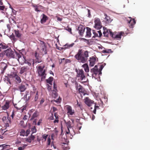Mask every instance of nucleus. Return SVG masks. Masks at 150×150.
<instances>
[{"label":"nucleus","mask_w":150,"mask_h":150,"mask_svg":"<svg viewBox=\"0 0 150 150\" xmlns=\"http://www.w3.org/2000/svg\"><path fill=\"white\" fill-rule=\"evenodd\" d=\"M110 32V35L112 37L116 39L117 40H119L121 38V36L124 33L122 32H121L117 34L113 33L111 30H109Z\"/></svg>","instance_id":"nucleus-7"},{"label":"nucleus","mask_w":150,"mask_h":150,"mask_svg":"<svg viewBox=\"0 0 150 150\" xmlns=\"http://www.w3.org/2000/svg\"><path fill=\"white\" fill-rule=\"evenodd\" d=\"M104 66L103 65H100V68L99 69L100 70V71L101 72V71L103 68L104 67Z\"/></svg>","instance_id":"nucleus-60"},{"label":"nucleus","mask_w":150,"mask_h":150,"mask_svg":"<svg viewBox=\"0 0 150 150\" xmlns=\"http://www.w3.org/2000/svg\"><path fill=\"white\" fill-rule=\"evenodd\" d=\"M24 63L27 64L29 66H30L31 64V63H30V62L27 61L26 60H25Z\"/></svg>","instance_id":"nucleus-56"},{"label":"nucleus","mask_w":150,"mask_h":150,"mask_svg":"<svg viewBox=\"0 0 150 150\" xmlns=\"http://www.w3.org/2000/svg\"><path fill=\"white\" fill-rule=\"evenodd\" d=\"M28 116L27 115H25L23 118V119L24 120H26L28 119Z\"/></svg>","instance_id":"nucleus-59"},{"label":"nucleus","mask_w":150,"mask_h":150,"mask_svg":"<svg viewBox=\"0 0 150 150\" xmlns=\"http://www.w3.org/2000/svg\"><path fill=\"white\" fill-rule=\"evenodd\" d=\"M65 59V58H64L63 59H60L59 61V64H61L62 62V61L63 60H64Z\"/></svg>","instance_id":"nucleus-63"},{"label":"nucleus","mask_w":150,"mask_h":150,"mask_svg":"<svg viewBox=\"0 0 150 150\" xmlns=\"http://www.w3.org/2000/svg\"><path fill=\"white\" fill-rule=\"evenodd\" d=\"M7 67V65L4 63H1V73L3 74Z\"/></svg>","instance_id":"nucleus-19"},{"label":"nucleus","mask_w":150,"mask_h":150,"mask_svg":"<svg viewBox=\"0 0 150 150\" xmlns=\"http://www.w3.org/2000/svg\"><path fill=\"white\" fill-rule=\"evenodd\" d=\"M42 62V60L41 59V58L39 57L36 58V59L35 60V63H39ZM34 63V62L33 63V64Z\"/></svg>","instance_id":"nucleus-34"},{"label":"nucleus","mask_w":150,"mask_h":150,"mask_svg":"<svg viewBox=\"0 0 150 150\" xmlns=\"http://www.w3.org/2000/svg\"><path fill=\"white\" fill-rule=\"evenodd\" d=\"M104 16H105L104 19L106 23L108 24L110 23L112 21V19L110 18L109 16L105 13L104 14Z\"/></svg>","instance_id":"nucleus-18"},{"label":"nucleus","mask_w":150,"mask_h":150,"mask_svg":"<svg viewBox=\"0 0 150 150\" xmlns=\"http://www.w3.org/2000/svg\"><path fill=\"white\" fill-rule=\"evenodd\" d=\"M14 33L16 37L20 38L21 36V34L18 30H14Z\"/></svg>","instance_id":"nucleus-29"},{"label":"nucleus","mask_w":150,"mask_h":150,"mask_svg":"<svg viewBox=\"0 0 150 150\" xmlns=\"http://www.w3.org/2000/svg\"><path fill=\"white\" fill-rule=\"evenodd\" d=\"M67 134H70L71 135H72V137H73V135H74L75 134V133L72 128V127L70 128L69 129H67V131L66 132V133Z\"/></svg>","instance_id":"nucleus-21"},{"label":"nucleus","mask_w":150,"mask_h":150,"mask_svg":"<svg viewBox=\"0 0 150 150\" xmlns=\"http://www.w3.org/2000/svg\"><path fill=\"white\" fill-rule=\"evenodd\" d=\"M20 124L21 125L23 126L24 124V121L23 120L21 121L20 122Z\"/></svg>","instance_id":"nucleus-62"},{"label":"nucleus","mask_w":150,"mask_h":150,"mask_svg":"<svg viewBox=\"0 0 150 150\" xmlns=\"http://www.w3.org/2000/svg\"><path fill=\"white\" fill-rule=\"evenodd\" d=\"M38 97V92L37 91L35 96L34 98V100L36 101L37 100Z\"/></svg>","instance_id":"nucleus-44"},{"label":"nucleus","mask_w":150,"mask_h":150,"mask_svg":"<svg viewBox=\"0 0 150 150\" xmlns=\"http://www.w3.org/2000/svg\"><path fill=\"white\" fill-rule=\"evenodd\" d=\"M32 5L33 7L35 8V11L38 12H40V9H39L38 7H42V6L40 5H39L38 4L36 5L34 4H33Z\"/></svg>","instance_id":"nucleus-27"},{"label":"nucleus","mask_w":150,"mask_h":150,"mask_svg":"<svg viewBox=\"0 0 150 150\" xmlns=\"http://www.w3.org/2000/svg\"><path fill=\"white\" fill-rule=\"evenodd\" d=\"M29 95V92L26 91L25 92V94L23 98L24 100L26 101H28L30 99V96H28L27 97V96Z\"/></svg>","instance_id":"nucleus-26"},{"label":"nucleus","mask_w":150,"mask_h":150,"mask_svg":"<svg viewBox=\"0 0 150 150\" xmlns=\"http://www.w3.org/2000/svg\"><path fill=\"white\" fill-rule=\"evenodd\" d=\"M9 38L13 42H15L17 40V39L15 38L14 35L13 33H12L11 35L10 36Z\"/></svg>","instance_id":"nucleus-32"},{"label":"nucleus","mask_w":150,"mask_h":150,"mask_svg":"<svg viewBox=\"0 0 150 150\" xmlns=\"http://www.w3.org/2000/svg\"><path fill=\"white\" fill-rule=\"evenodd\" d=\"M93 33L94 35V36L95 37H99L98 32H96L95 30H93Z\"/></svg>","instance_id":"nucleus-48"},{"label":"nucleus","mask_w":150,"mask_h":150,"mask_svg":"<svg viewBox=\"0 0 150 150\" xmlns=\"http://www.w3.org/2000/svg\"><path fill=\"white\" fill-rule=\"evenodd\" d=\"M16 52H14L11 49H8L5 51V53L6 56L8 57L15 58V53Z\"/></svg>","instance_id":"nucleus-6"},{"label":"nucleus","mask_w":150,"mask_h":150,"mask_svg":"<svg viewBox=\"0 0 150 150\" xmlns=\"http://www.w3.org/2000/svg\"><path fill=\"white\" fill-rule=\"evenodd\" d=\"M100 104L99 105H96L95 104L94 107V108L93 111V112L94 114H96V111L97 110H99L100 109V106H102L103 107V102L101 100H100Z\"/></svg>","instance_id":"nucleus-14"},{"label":"nucleus","mask_w":150,"mask_h":150,"mask_svg":"<svg viewBox=\"0 0 150 150\" xmlns=\"http://www.w3.org/2000/svg\"><path fill=\"white\" fill-rule=\"evenodd\" d=\"M42 17L40 20V22L42 24H43L45 23L46 21L48 20V17L44 14L42 15Z\"/></svg>","instance_id":"nucleus-23"},{"label":"nucleus","mask_w":150,"mask_h":150,"mask_svg":"<svg viewBox=\"0 0 150 150\" xmlns=\"http://www.w3.org/2000/svg\"><path fill=\"white\" fill-rule=\"evenodd\" d=\"M38 116V112L37 111H35L34 113L33 114L32 117L31 119H33L35 118V117H37Z\"/></svg>","instance_id":"nucleus-40"},{"label":"nucleus","mask_w":150,"mask_h":150,"mask_svg":"<svg viewBox=\"0 0 150 150\" xmlns=\"http://www.w3.org/2000/svg\"><path fill=\"white\" fill-rule=\"evenodd\" d=\"M9 107V101H6L5 104L2 106L1 108L3 110H6L8 109Z\"/></svg>","instance_id":"nucleus-20"},{"label":"nucleus","mask_w":150,"mask_h":150,"mask_svg":"<svg viewBox=\"0 0 150 150\" xmlns=\"http://www.w3.org/2000/svg\"><path fill=\"white\" fill-rule=\"evenodd\" d=\"M66 30L69 32L71 33V29L70 28L69 26H67L65 29Z\"/></svg>","instance_id":"nucleus-45"},{"label":"nucleus","mask_w":150,"mask_h":150,"mask_svg":"<svg viewBox=\"0 0 150 150\" xmlns=\"http://www.w3.org/2000/svg\"><path fill=\"white\" fill-rule=\"evenodd\" d=\"M32 140H33L35 138V137L34 135H31L30 138Z\"/></svg>","instance_id":"nucleus-61"},{"label":"nucleus","mask_w":150,"mask_h":150,"mask_svg":"<svg viewBox=\"0 0 150 150\" xmlns=\"http://www.w3.org/2000/svg\"><path fill=\"white\" fill-rule=\"evenodd\" d=\"M8 121H7V122H4L6 126V127H9L10 126V124L11 123V120L10 118L8 117Z\"/></svg>","instance_id":"nucleus-35"},{"label":"nucleus","mask_w":150,"mask_h":150,"mask_svg":"<svg viewBox=\"0 0 150 150\" xmlns=\"http://www.w3.org/2000/svg\"><path fill=\"white\" fill-rule=\"evenodd\" d=\"M85 28L82 25H80L78 27V30L80 35H82L84 32Z\"/></svg>","instance_id":"nucleus-16"},{"label":"nucleus","mask_w":150,"mask_h":150,"mask_svg":"<svg viewBox=\"0 0 150 150\" xmlns=\"http://www.w3.org/2000/svg\"><path fill=\"white\" fill-rule=\"evenodd\" d=\"M47 145L48 146H49L51 142V139L50 137H49L47 139Z\"/></svg>","instance_id":"nucleus-43"},{"label":"nucleus","mask_w":150,"mask_h":150,"mask_svg":"<svg viewBox=\"0 0 150 150\" xmlns=\"http://www.w3.org/2000/svg\"><path fill=\"white\" fill-rule=\"evenodd\" d=\"M85 103L88 106L90 107L95 104L94 101L91 100L88 97H86L85 99Z\"/></svg>","instance_id":"nucleus-12"},{"label":"nucleus","mask_w":150,"mask_h":150,"mask_svg":"<svg viewBox=\"0 0 150 150\" xmlns=\"http://www.w3.org/2000/svg\"><path fill=\"white\" fill-rule=\"evenodd\" d=\"M48 135L47 134H44L42 136V138L45 139V141L46 140V139L47 138Z\"/></svg>","instance_id":"nucleus-49"},{"label":"nucleus","mask_w":150,"mask_h":150,"mask_svg":"<svg viewBox=\"0 0 150 150\" xmlns=\"http://www.w3.org/2000/svg\"><path fill=\"white\" fill-rule=\"evenodd\" d=\"M97 32H98V34H99V35H98L99 37H101V36L102 35V33L101 32V31L100 30H99L97 31Z\"/></svg>","instance_id":"nucleus-53"},{"label":"nucleus","mask_w":150,"mask_h":150,"mask_svg":"<svg viewBox=\"0 0 150 150\" xmlns=\"http://www.w3.org/2000/svg\"><path fill=\"white\" fill-rule=\"evenodd\" d=\"M74 44V43H72L71 44L67 43L64 46V47H64V48H70L73 47Z\"/></svg>","instance_id":"nucleus-31"},{"label":"nucleus","mask_w":150,"mask_h":150,"mask_svg":"<svg viewBox=\"0 0 150 150\" xmlns=\"http://www.w3.org/2000/svg\"><path fill=\"white\" fill-rule=\"evenodd\" d=\"M89 52L87 51H84L79 49L77 54L75 56V57L79 62L84 63L87 61Z\"/></svg>","instance_id":"nucleus-1"},{"label":"nucleus","mask_w":150,"mask_h":150,"mask_svg":"<svg viewBox=\"0 0 150 150\" xmlns=\"http://www.w3.org/2000/svg\"><path fill=\"white\" fill-rule=\"evenodd\" d=\"M61 101V98H59L58 99L55 100H53L52 101V102H55L56 103H60Z\"/></svg>","instance_id":"nucleus-37"},{"label":"nucleus","mask_w":150,"mask_h":150,"mask_svg":"<svg viewBox=\"0 0 150 150\" xmlns=\"http://www.w3.org/2000/svg\"><path fill=\"white\" fill-rule=\"evenodd\" d=\"M75 71L76 72V78L79 82L86 79V76L84 74V72L82 69H76Z\"/></svg>","instance_id":"nucleus-2"},{"label":"nucleus","mask_w":150,"mask_h":150,"mask_svg":"<svg viewBox=\"0 0 150 150\" xmlns=\"http://www.w3.org/2000/svg\"><path fill=\"white\" fill-rule=\"evenodd\" d=\"M94 23L95 25L94 27L96 29L98 30H99L102 28V24L101 21L99 18H95Z\"/></svg>","instance_id":"nucleus-8"},{"label":"nucleus","mask_w":150,"mask_h":150,"mask_svg":"<svg viewBox=\"0 0 150 150\" xmlns=\"http://www.w3.org/2000/svg\"><path fill=\"white\" fill-rule=\"evenodd\" d=\"M35 57L36 58H37L39 57V54L38 53H37L36 52L35 53Z\"/></svg>","instance_id":"nucleus-57"},{"label":"nucleus","mask_w":150,"mask_h":150,"mask_svg":"<svg viewBox=\"0 0 150 150\" xmlns=\"http://www.w3.org/2000/svg\"><path fill=\"white\" fill-rule=\"evenodd\" d=\"M47 87V89L48 90V91H50L51 90V86H50L49 84H47L46 85Z\"/></svg>","instance_id":"nucleus-50"},{"label":"nucleus","mask_w":150,"mask_h":150,"mask_svg":"<svg viewBox=\"0 0 150 150\" xmlns=\"http://www.w3.org/2000/svg\"><path fill=\"white\" fill-rule=\"evenodd\" d=\"M32 140L30 139V138H29V139H27L26 140V141L28 142H29V143H30L31 142V141H32Z\"/></svg>","instance_id":"nucleus-64"},{"label":"nucleus","mask_w":150,"mask_h":150,"mask_svg":"<svg viewBox=\"0 0 150 150\" xmlns=\"http://www.w3.org/2000/svg\"><path fill=\"white\" fill-rule=\"evenodd\" d=\"M82 67L84 68L86 72H88L89 71V69L87 64H85L82 66Z\"/></svg>","instance_id":"nucleus-30"},{"label":"nucleus","mask_w":150,"mask_h":150,"mask_svg":"<svg viewBox=\"0 0 150 150\" xmlns=\"http://www.w3.org/2000/svg\"><path fill=\"white\" fill-rule=\"evenodd\" d=\"M29 69V68H28L27 67H23L21 68L20 74H22L24 72H25L27 70Z\"/></svg>","instance_id":"nucleus-24"},{"label":"nucleus","mask_w":150,"mask_h":150,"mask_svg":"<svg viewBox=\"0 0 150 150\" xmlns=\"http://www.w3.org/2000/svg\"><path fill=\"white\" fill-rule=\"evenodd\" d=\"M79 88L77 89L79 93L81 95L84 96L86 93L85 89L80 84L79 85Z\"/></svg>","instance_id":"nucleus-15"},{"label":"nucleus","mask_w":150,"mask_h":150,"mask_svg":"<svg viewBox=\"0 0 150 150\" xmlns=\"http://www.w3.org/2000/svg\"><path fill=\"white\" fill-rule=\"evenodd\" d=\"M15 58L17 59L19 62L21 64L24 63L25 60V57L23 55L22 56V53H15Z\"/></svg>","instance_id":"nucleus-5"},{"label":"nucleus","mask_w":150,"mask_h":150,"mask_svg":"<svg viewBox=\"0 0 150 150\" xmlns=\"http://www.w3.org/2000/svg\"><path fill=\"white\" fill-rule=\"evenodd\" d=\"M30 132V130L29 129H28L25 132L26 136H28Z\"/></svg>","instance_id":"nucleus-52"},{"label":"nucleus","mask_w":150,"mask_h":150,"mask_svg":"<svg viewBox=\"0 0 150 150\" xmlns=\"http://www.w3.org/2000/svg\"><path fill=\"white\" fill-rule=\"evenodd\" d=\"M5 6H0V10L4 11Z\"/></svg>","instance_id":"nucleus-51"},{"label":"nucleus","mask_w":150,"mask_h":150,"mask_svg":"<svg viewBox=\"0 0 150 150\" xmlns=\"http://www.w3.org/2000/svg\"><path fill=\"white\" fill-rule=\"evenodd\" d=\"M20 135L22 136H26L25 132L24 129H22L20 132Z\"/></svg>","instance_id":"nucleus-41"},{"label":"nucleus","mask_w":150,"mask_h":150,"mask_svg":"<svg viewBox=\"0 0 150 150\" xmlns=\"http://www.w3.org/2000/svg\"><path fill=\"white\" fill-rule=\"evenodd\" d=\"M13 77H15L17 83H20L21 82V80L20 78L16 74L13 73Z\"/></svg>","instance_id":"nucleus-25"},{"label":"nucleus","mask_w":150,"mask_h":150,"mask_svg":"<svg viewBox=\"0 0 150 150\" xmlns=\"http://www.w3.org/2000/svg\"><path fill=\"white\" fill-rule=\"evenodd\" d=\"M53 79L52 77H50L48 79L46 80L47 83H49L51 85H52V83Z\"/></svg>","instance_id":"nucleus-33"},{"label":"nucleus","mask_w":150,"mask_h":150,"mask_svg":"<svg viewBox=\"0 0 150 150\" xmlns=\"http://www.w3.org/2000/svg\"><path fill=\"white\" fill-rule=\"evenodd\" d=\"M8 47V46L5 43L3 42L1 43L0 44V48L1 49H4L7 48Z\"/></svg>","instance_id":"nucleus-28"},{"label":"nucleus","mask_w":150,"mask_h":150,"mask_svg":"<svg viewBox=\"0 0 150 150\" xmlns=\"http://www.w3.org/2000/svg\"><path fill=\"white\" fill-rule=\"evenodd\" d=\"M87 31H86V35L85 36V37L86 38H89L91 37V29L88 27H87L86 28Z\"/></svg>","instance_id":"nucleus-22"},{"label":"nucleus","mask_w":150,"mask_h":150,"mask_svg":"<svg viewBox=\"0 0 150 150\" xmlns=\"http://www.w3.org/2000/svg\"><path fill=\"white\" fill-rule=\"evenodd\" d=\"M66 125L67 127V129L72 127L71 125V122L70 121L67 122L66 123Z\"/></svg>","instance_id":"nucleus-38"},{"label":"nucleus","mask_w":150,"mask_h":150,"mask_svg":"<svg viewBox=\"0 0 150 150\" xmlns=\"http://www.w3.org/2000/svg\"><path fill=\"white\" fill-rule=\"evenodd\" d=\"M41 50L42 51L43 54H47V46L44 42L42 41L41 42Z\"/></svg>","instance_id":"nucleus-13"},{"label":"nucleus","mask_w":150,"mask_h":150,"mask_svg":"<svg viewBox=\"0 0 150 150\" xmlns=\"http://www.w3.org/2000/svg\"><path fill=\"white\" fill-rule=\"evenodd\" d=\"M45 67V65L40 66L36 67L37 72L38 73V76H41L42 78L43 79L45 78L46 75V70L45 69H44Z\"/></svg>","instance_id":"nucleus-3"},{"label":"nucleus","mask_w":150,"mask_h":150,"mask_svg":"<svg viewBox=\"0 0 150 150\" xmlns=\"http://www.w3.org/2000/svg\"><path fill=\"white\" fill-rule=\"evenodd\" d=\"M65 107L67 110V114L68 115L72 116L74 114V110L72 109L71 106L69 105H66Z\"/></svg>","instance_id":"nucleus-10"},{"label":"nucleus","mask_w":150,"mask_h":150,"mask_svg":"<svg viewBox=\"0 0 150 150\" xmlns=\"http://www.w3.org/2000/svg\"><path fill=\"white\" fill-rule=\"evenodd\" d=\"M110 29H108L107 30V31L106 32L105 31H104L103 33V34L104 35L105 37H108V35L109 34H110L109 31Z\"/></svg>","instance_id":"nucleus-36"},{"label":"nucleus","mask_w":150,"mask_h":150,"mask_svg":"<svg viewBox=\"0 0 150 150\" xmlns=\"http://www.w3.org/2000/svg\"><path fill=\"white\" fill-rule=\"evenodd\" d=\"M91 71L92 73V75L93 77L95 78L97 74L101 75L102 72L98 68V66L96 65L95 67L91 69Z\"/></svg>","instance_id":"nucleus-4"},{"label":"nucleus","mask_w":150,"mask_h":150,"mask_svg":"<svg viewBox=\"0 0 150 150\" xmlns=\"http://www.w3.org/2000/svg\"><path fill=\"white\" fill-rule=\"evenodd\" d=\"M7 146H9V145H6L5 144L0 145V147L2 146L3 148L2 149L6 148Z\"/></svg>","instance_id":"nucleus-46"},{"label":"nucleus","mask_w":150,"mask_h":150,"mask_svg":"<svg viewBox=\"0 0 150 150\" xmlns=\"http://www.w3.org/2000/svg\"><path fill=\"white\" fill-rule=\"evenodd\" d=\"M15 116V112L14 111H13L12 113V114L11 115V117L12 119H13L14 117Z\"/></svg>","instance_id":"nucleus-55"},{"label":"nucleus","mask_w":150,"mask_h":150,"mask_svg":"<svg viewBox=\"0 0 150 150\" xmlns=\"http://www.w3.org/2000/svg\"><path fill=\"white\" fill-rule=\"evenodd\" d=\"M27 145L26 144H23V146L20 147L18 148V150H23L25 148V147L27 146Z\"/></svg>","instance_id":"nucleus-42"},{"label":"nucleus","mask_w":150,"mask_h":150,"mask_svg":"<svg viewBox=\"0 0 150 150\" xmlns=\"http://www.w3.org/2000/svg\"><path fill=\"white\" fill-rule=\"evenodd\" d=\"M98 58L95 55L90 57L89 60L90 63L89 65L91 67L93 66L96 62H98Z\"/></svg>","instance_id":"nucleus-9"},{"label":"nucleus","mask_w":150,"mask_h":150,"mask_svg":"<svg viewBox=\"0 0 150 150\" xmlns=\"http://www.w3.org/2000/svg\"><path fill=\"white\" fill-rule=\"evenodd\" d=\"M129 19H127V23L129 26L130 28H133L134 27V25L136 23V21L134 19H133L130 17H129Z\"/></svg>","instance_id":"nucleus-11"},{"label":"nucleus","mask_w":150,"mask_h":150,"mask_svg":"<svg viewBox=\"0 0 150 150\" xmlns=\"http://www.w3.org/2000/svg\"><path fill=\"white\" fill-rule=\"evenodd\" d=\"M36 129L35 127H34L31 129V130L32 131V134L35 133L36 132Z\"/></svg>","instance_id":"nucleus-47"},{"label":"nucleus","mask_w":150,"mask_h":150,"mask_svg":"<svg viewBox=\"0 0 150 150\" xmlns=\"http://www.w3.org/2000/svg\"><path fill=\"white\" fill-rule=\"evenodd\" d=\"M75 85L76 88L77 89L79 88L78 83L76 82L75 83Z\"/></svg>","instance_id":"nucleus-54"},{"label":"nucleus","mask_w":150,"mask_h":150,"mask_svg":"<svg viewBox=\"0 0 150 150\" xmlns=\"http://www.w3.org/2000/svg\"><path fill=\"white\" fill-rule=\"evenodd\" d=\"M42 121V119H40L39 120L38 122L37 125H40V124L41 123Z\"/></svg>","instance_id":"nucleus-58"},{"label":"nucleus","mask_w":150,"mask_h":150,"mask_svg":"<svg viewBox=\"0 0 150 150\" xmlns=\"http://www.w3.org/2000/svg\"><path fill=\"white\" fill-rule=\"evenodd\" d=\"M111 52V50L108 49L104 50L102 51V52L103 53H109Z\"/></svg>","instance_id":"nucleus-39"},{"label":"nucleus","mask_w":150,"mask_h":150,"mask_svg":"<svg viewBox=\"0 0 150 150\" xmlns=\"http://www.w3.org/2000/svg\"><path fill=\"white\" fill-rule=\"evenodd\" d=\"M26 88L25 85L21 83L18 86V90L22 92L25 91Z\"/></svg>","instance_id":"nucleus-17"}]
</instances>
